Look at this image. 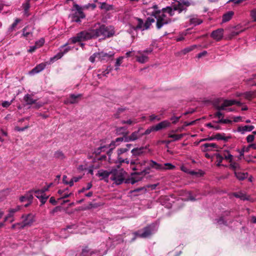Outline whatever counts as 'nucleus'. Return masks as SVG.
I'll list each match as a JSON object with an SVG mask.
<instances>
[{"instance_id":"nucleus-40","label":"nucleus","mask_w":256,"mask_h":256,"mask_svg":"<svg viewBox=\"0 0 256 256\" xmlns=\"http://www.w3.org/2000/svg\"><path fill=\"white\" fill-rule=\"evenodd\" d=\"M138 121L136 119L134 118L132 120L130 119V120H122L121 123L122 124H128L129 125H132V124H136L138 123Z\"/></svg>"},{"instance_id":"nucleus-1","label":"nucleus","mask_w":256,"mask_h":256,"mask_svg":"<svg viewBox=\"0 0 256 256\" xmlns=\"http://www.w3.org/2000/svg\"><path fill=\"white\" fill-rule=\"evenodd\" d=\"M152 8L154 10L151 14L152 16L148 17L144 23L145 30L148 29L151 24L155 22L154 18L156 20V28L160 29L164 24L172 22L170 18L174 16L175 12L180 14L184 10V5L179 2L172 6H167L161 10H158L156 4L154 5Z\"/></svg>"},{"instance_id":"nucleus-45","label":"nucleus","mask_w":256,"mask_h":256,"mask_svg":"<svg viewBox=\"0 0 256 256\" xmlns=\"http://www.w3.org/2000/svg\"><path fill=\"white\" fill-rule=\"evenodd\" d=\"M12 228L14 230H20L24 228V226L22 222H18L13 224L12 226Z\"/></svg>"},{"instance_id":"nucleus-22","label":"nucleus","mask_w":256,"mask_h":256,"mask_svg":"<svg viewBox=\"0 0 256 256\" xmlns=\"http://www.w3.org/2000/svg\"><path fill=\"white\" fill-rule=\"evenodd\" d=\"M170 125V123L167 120H164L156 126H154L155 127V131H158L163 128H166L167 127H169Z\"/></svg>"},{"instance_id":"nucleus-36","label":"nucleus","mask_w":256,"mask_h":256,"mask_svg":"<svg viewBox=\"0 0 256 256\" xmlns=\"http://www.w3.org/2000/svg\"><path fill=\"white\" fill-rule=\"evenodd\" d=\"M230 136H225L224 134H218L215 136V138L218 140H224V141H228Z\"/></svg>"},{"instance_id":"nucleus-64","label":"nucleus","mask_w":256,"mask_h":256,"mask_svg":"<svg viewBox=\"0 0 256 256\" xmlns=\"http://www.w3.org/2000/svg\"><path fill=\"white\" fill-rule=\"evenodd\" d=\"M215 116L218 118L219 120H220V118H222L223 116H224V114L222 112H220L218 111V112H216L215 114Z\"/></svg>"},{"instance_id":"nucleus-56","label":"nucleus","mask_w":256,"mask_h":256,"mask_svg":"<svg viewBox=\"0 0 256 256\" xmlns=\"http://www.w3.org/2000/svg\"><path fill=\"white\" fill-rule=\"evenodd\" d=\"M92 187V184L91 183H88L86 188H83L80 190L79 191V192H84L85 190H90Z\"/></svg>"},{"instance_id":"nucleus-33","label":"nucleus","mask_w":256,"mask_h":256,"mask_svg":"<svg viewBox=\"0 0 256 256\" xmlns=\"http://www.w3.org/2000/svg\"><path fill=\"white\" fill-rule=\"evenodd\" d=\"M68 188L64 190H60L58 191V194L61 196L60 198H64L70 196L72 194V192H68Z\"/></svg>"},{"instance_id":"nucleus-2","label":"nucleus","mask_w":256,"mask_h":256,"mask_svg":"<svg viewBox=\"0 0 256 256\" xmlns=\"http://www.w3.org/2000/svg\"><path fill=\"white\" fill-rule=\"evenodd\" d=\"M104 24H98L94 26V28H90L88 30L81 32L70 39L72 44L77 42L97 38L102 36L104 38Z\"/></svg>"},{"instance_id":"nucleus-19","label":"nucleus","mask_w":256,"mask_h":256,"mask_svg":"<svg viewBox=\"0 0 256 256\" xmlns=\"http://www.w3.org/2000/svg\"><path fill=\"white\" fill-rule=\"evenodd\" d=\"M254 128V126L252 125L242 126L238 128L237 132L244 134L246 132H252Z\"/></svg>"},{"instance_id":"nucleus-17","label":"nucleus","mask_w":256,"mask_h":256,"mask_svg":"<svg viewBox=\"0 0 256 256\" xmlns=\"http://www.w3.org/2000/svg\"><path fill=\"white\" fill-rule=\"evenodd\" d=\"M98 176L101 177L102 179H104L106 182H108L111 176V170L108 172L106 170H100L98 171Z\"/></svg>"},{"instance_id":"nucleus-29","label":"nucleus","mask_w":256,"mask_h":256,"mask_svg":"<svg viewBox=\"0 0 256 256\" xmlns=\"http://www.w3.org/2000/svg\"><path fill=\"white\" fill-rule=\"evenodd\" d=\"M202 22V20L200 19L197 16H193L190 18V23L194 26L199 25Z\"/></svg>"},{"instance_id":"nucleus-18","label":"nucleus","mask_w":256,"mask_h":256,"mask_svg":"<svg viewBox=\"0 0 256 256\" xmlns=\"http://www.w3.org/2000/svg\"><path fill=\"white\" fill-rule=\"evenodd\" d=\"M48 62H42L38 65H37L35 68H34L30 72L31 74H38L40 72H42V70H44L46 64H48Z\"/></svg>"},{"instance_id":"nucleus-8","label":"nucleus","mask_w":256,"mask_h":256,"mask_svg":"<svg viewBox=\"0 0 256 256\" xmlns=\"http://www.w3.org/2000/svg\"><path fill=\"white\" fill-rule=\"evenodd\" d=\"M234 104L241 106L242 103L240 101L234 100H224L221 105L218 106L217 108L218 110H226V107L230 106ZM226 110L230 112L233 110L231 108H228Z\"/></svg>"},{"instance_id":"nucleus-44","label":"nucleus","mask_w":256,"mask_h":256,"mask_svg":"<svg viewBox=\"0 0 256 256\" xmlns=\"http://www.w3.org/2000/svg\"><path fill=\"white\" fill-rule=\"evenodd\" d=\"M244 96L247 99H250L256 96V92H248L244 94Z\"/></svg>"},{"instance_id":"nucleus-15","label":"nucleus","mask_w":256,"mask_h":256,"mask_svg":"<svg viewBox=\"0 0 256 256\" xmlns=\"http://www.w3.org/2000/svg\"><path fill=\"white\" fill-rule=\"evenodd\" d=\"M24 99V101L26 102V104H35L34 108H38L40 106H42V104L40 103L36 102V100L32 98V96L28 94H26Z\"/></svg>"},{"instance_id":"nucleus-50","label":"nucleus","mask_w":256,"mask_h":256,"mask_svg":"<svg viewBox=\"0 0 256 256\" xmlns=\"http://www.w3.org/2000/svg\"><path fill=\"white\" fill-rule=\"evenodd\" d=\"M250 16L252 19L253 22H256V8H254L250 10Z\"/></svg>"},{"instance_id":"nucleus-11","label":"nucleus","mask_w":256,"mask_h":256,"mask_svg":"<svg viewBox=\"0 0 256 256\" xmlns=\"http://www.w3.org/2000/svg\"><path fill=\"white\" fill-rule=\"evenodd\" d=\"M22 218L23 219L22 223L24 228L26 226H30L34 221V216L32 214L23 215Z\"/></svg>"},{"instance_id":"nucleus-21","label":"nucleus","mask_w":256,"mask_h":256,"mask_svg":"<svg viewBox=\"0 0 256 256\" xmlns=\"http://www.w3.org/2000/svg\"><path fill=\"white\" fill-rule=\"evenodd\" d=\"M124 135L123 137L118 138L112 142L110 144V150H112L114 148L116 145L118 144L120 142H126V136H127L126 134L127 132L124 133Z\"/></svg>"},{"instance_id":"nucleus-49","label":"nucleus","mask_w":256,"mask_h":256,"mask_svg":"<svg viewBox=\"0 0 256 256\" xmlns=\"http://www.w3.org/2000/svg\"><path fill=\"white\" fill-rule=\"evenodd\" d=\"M45 42L44 38H40L39 40L36 42L35 44L37 48H40L42 46Z\"/></svg>"},{"instance_id":"nucleus-6","label":"nucleus","mask_w":256,"mask_h":256,"mask_svg":"<svg viewBox=\"0 0 256 256\" xmlns=\"http://www.w3.org/2000/svg\"><path fill=\"white\" fill-rule=\"evenodd\" d=\"M124 172L122 170H111L110 180L116 184H120L124 180Z\"/></svg>"},{"instance_id":"nucleus-30","label":"nucleus","mask_w":256,"mask_h":256,"mask_svg":"<svg viewBox=\"0 0 256 256\" xmlns=\"http://www.w3.org/2000/svg\"><path fill=\"white\" fill-rule=\"evenodd\" d=\"M34 193L33 190H30L24 196H25L27 200L29 202L28 204H26L25 206H28L31 202L33 199V195Z\"/></svg>"},{"instance_id":"nucleus-10","label":"nucleus","mask_w":256,"mask_h":256,"mask_svg":"<svg viewBox=\"0 0 256 256\" xmlns=\"http://www.w3.org/2000/svg\"><path fill=\"white\" fill-rule=\"evenodd\" d=\"M148 168L144 169V170H142L140 172L141 174L145 175L147 173L146 170H150V168H154V169H155L156 170H164L163 165L160 164L154 160H148Z\"/></svg>"},{"instance_id":"nucleus-7","label":"nucleus","mask_w":256,"mask_h":256,"mask_svg":"<svg viewBox=\"0 0 256 256\" xmlns=\"http://www.w3.org/2000/svg\"><path fill=\"white\" fill-rule=\"evenodd\" d=\"M148 164V160L146 159L136 158L130 161L131 168L134 170H141V168Z\"/></svg>"},{"instance_id":"nucleus-39","label":"nucleus","mask_w":256,"mask_h":256,"mask_svg":"<svg viewBox=\"0 0 256 256\" xmlns=\"http://www.w3.org/2000/svg\"><path fill=\"white\" fill-rule=\"evenodd\" d=\"M184 136V134H169L168 135V138H172L173 141L178 140L181 139Z\"/></svg>"},{"instance_id":"nucleus-41","label":"nucleus","mask_w":256,"mask_h":256,"mask_svg":"<svg viewBox=\"0 0 256 256\" xmlns=\"http://www.w3.org/2000/svg\"><path fill=\"white\" fill-rule=\"evenodd\" d=\"M230 162V168L234 172H236V170H239L240 168V166L237 162H232H232Z\"/></svg>"},{"instance_id":"nucleus-37","label":"nucleus","mask_w":256,"mask_h":256,"mask_svg":"<svg viewBox=\"0 0 256 256\" xmlns=\"http://www.w3.org/2000/svg\"><path fill=\"white\" fill-rule=\"evenodd\" d=\"M197 47V46L196 44L190 46L186 47L183 49L182 50V52L184 54H186L187 53L193 50L194 48H196Z\"/></svg>"},{"instance_id":"nucleus-38","label":"nucleus","mask_w":256,"mask_h":256,"mask_svg":"<svg viewBox=\"0 0 256 256\" xmlns=\"http://www.w3.org/2000/svg\"><path fill=\"white\" fill-rule=\"evenodd\" d=\"M20 208V206H16L15 208H10L8 210V216L10 218H12L14 216V213L18 212Z\"/></svg>"},{"instance_id":"nucleus-4","label":"nucleus","mask_w":256,"mask_h":256,"mask_svg":"<svg viewBox=\"0 0 256 256\" xmlns=\"http://www.w3.org/2000/svg\"><path fill=\"white\" fill-rule=\"evenodd\" d=\"M152 51V48H148L143 51L139 50L136 52H133V56H134L136 61L140 64H144L148 61V55Z\"/></svg>"},{"instance_id":"nucleus-53","label":"nucleus","mask_w":256,"mask_h":256,"mask_svg":"<svg viewBox=\"0 0 256 256\" xmlns=\"http://www.w3.org/2000/svg\"><path fill=\"white\" fill-rule=\"evenodd\" d=\"M124 56H120L116 60V62L115 63V66H120L122 62V60L124 59Z\"/></svg>"},{"instance_id":"nucleus-23","label":"nucleus","mask_w":256,"mask_h":256,"mask_svg":"<svg viewBox=\"0 0 256 256\" xmlns=\"http://www.w3.org/2000/svg\"><path fill=\"white\" fill-rule=\"evenodd\" d=\"M82 96L81 94H70V98H68L66 100H65L66 104H74L78 102V98H80Z\"/></svg>"},{"instance_id":"nucleus-34","label":"nucleus","mask_w":256,"mask_h":256,"mask_svg":"<svg viewBox=\"0 0 256 256\" xmlns=\"http://www.w3.org/2000/svg\"><path fill=\"white\" fill-rule=\"evenodd\" d=\"M234 174L236 178L240 180H243L248 177L247 172H234Z\"/></svg>"},{"instance_id":"nucleus-57","label":"nucleus","mask_w":256,"mask_h":256,"mask_svg":"<svg viewBox=\"0 0 256 256\" xmlns=\"http://www.w3.org/2000/svg\"><path fill=\"white\" fill-rule=\"evenodd\" d=\"M155 120H160V118L154 114H152L150 116V121H154Z\"/></svg>"},{"instance_id":"nucleus-24","label":"nucleus","mask_w":256,"mask_h":256,"mask_svg":"<svg viewBox=\"0 0 256 256\" xmlns=\"http://www.w3.org/2000/svg\"><path fill=\"white\" fill-rule=\"evenodd\" d=\"M112 68L110 66H108L105 70H98L99 73L98 74V77L100 78L102 76H106L112 71Z\"/></svg>"},{"instance_id":"nucleus-63","label":"nucleus","mask_w":256,"mask_h":256,"mask_svg":"<svg viewBox=\"0 0 256 256\" xmlns=\"http://www.w3.org/2000/svg\"><path fill=\"white\" fill-rule=\"evenodd\" d=\"M207 52L206 50H204L203 52L199 53L198 55H197V58H201L202 57V56H205L207 54Z\"/></svg>"},{"instance_id":"nucleus-58","label":"nucleus","mask_w":256,"mask_h":256,"mask_svg":"<svg viewBox=\"0 0 256 256\" xmlns=\"http://www.w3.org/2000/svg\"><path fill=\"white\" fill-rule=\"evenodd\" d=\"M118 162H120V163H122V162H126L128 164L130 162L129 160H128V158H122V157H118Z\"/></svg>"},{"instance_id":"nucleus-43","label":"nucleus","mask_w":256,"mask_h":256,"mask_svg":"<svg viewBox=\"0 0 256 256\" xmlns=\"http://www.w3.org/2000/svg\"><path fill=\"white\" fill-rule=\"evenodd\" d=\"M216 162L217 163L216 165L218 166H222L221 163H222V160H224L222 155L220 154L219 153L216 154Z\"/></svg>"},{"instance_id":"nucleus-3","label":"nucleus","mask_w":256,"mask_h":256,"mask_svg":"<svg viewBox=\"0 0 256 256\" xmlns=\"http://www.w3.org/2000/svg\"><path fill=\"white\" fill-rule=\"evenodd\" d=\"M114 55V53L113 52H105L103 51L98 52L92 55L90 57L89 60L92 63L95 62L96 59L99 61H108L112 58Z\"/></svg>"},{"instance_id":"nucleus-59","label":"nucleus","mask_w":256,"mask_h":256,"mask_svg":"<svg viewBox=\"0 0 256 256\" xmlns=\"http://www.w3.org/2000/svg\"><path fill=\"white\" fill-rule=\"evenodd\" d=\"M30 34H32V32H27L26 28H24L22 30V35L24 36L27 38Z\"/></svg>"},{"instance_id":"nucleus-28","label":"nucleus","mask_w":256,"mask_h":256,"mask_svg":"<svg viewBox=\"0 0 256 256\" xmlns=\"http://www.w3.org/2000/svg\"><path fill=\"white\" fill-rule=\"evenodd\" d=\"M234 12L232 11H228L224 14L222 16V22L224 23L230 20L234 16Z\"/></svg>"},{"instance_id":"nucleus-62","label":"nucleus","mask_w":256,"mask_h":256,"mask_svg":"<svg viewBox=\"0 0 256 256\" xmlns=\"http://www.w3.org/2000/svg\"><path fill=\"white\" fill-rule=\"evenodd\" d=\"M20 22V20L18 19V18L16 19L14 22L11 26V27H10L11 30L14 29L16 26V25L18 24V23Z\"/></svg>"},{"instance_id":"nucleus-26","label":"nucleus","mask_w":256,"mask_h":256,"mask_svg":"<svg viewBox=\"0 0 256 256\" xmlns=\"http://www.w3.org/2000/svg\"><path fill=\"white\" fill-rule=\"evenodd\" d=\"M132 144H127L125 148H120L118 150V157H121L120 156L122 154L126 153L128 150L130 149V147L132 146Z\"/></svg>"},{"instance_id":"nucleus-60","label":"nucleus","mask_w":256,"mask_h":256,"mask_svg":"<svg viewBox=\"0 0 256 256\" xmlns=\"http://www.w3.org/2000/svg\"><path fill=\"white\" fill-rule=\"evenodd\" d=\"M126 128H124V127H120V128H118L117 129H116V132L118 134H124V132H122V130H124V131H126Z\"/></svg>"},{"instance_id":"nucleus-55","label":"nucleus","mask_w":256,"mask_h":256,"mask_svg":"<svg viewBox=\"0 0 256 256\" xmlns=\"http://www.w3.org/2000/svg\"><path fill=\"white\" fill-rule=\"evenodd\" d=\"M254 140V136L253 134H249L246 137V141L250 143L252 142Z\"/></svg>"},{"instance_id":"nucleus-51","label":"nucleus","mask_w":256,"mask_h":256,"mask_svg":"<svg viewBox=\"0 0 256 256\" xmlns=\"http://www.w3.org/2000/svg\"><path fill=\"white\" fill-rule=\"evenodd\" d=\"M14 100V98L11 100L10 101H4L2 103V106L4 108H8L10 104H12Z\"/></svg>"},{"instance_id":"nucleus-48","label":"nucleus","mask_w":256,"mask_h":256,"mask_svg":"<svg viewBox=\"0 0 256 256\" xmlns=\"http://www.w3.org/2000/svg\"><path fill=\"white\" fill-rule=\"evenodd\" d=\"M164 170H173L175 168V166L170 163H166L163 165Z\"/></svg>"},{"instance_id":"nucleus-25","label":"nucleus","mask_w":256,"mask_h":256,"mask_svg":"<svg viewBox=\"0 0 256 256\" xmlns=\"http://www.w3.org/2000/svg\"><path fill=\"white\" fill-rule=\"evenodd\" d=\"M219 154L222 155L224 159L226 160L228 162H232L233 158V156L230 154L229 151L224 150Z\"/></svg>"},{"instance_id":"nucleus-35","label":"nucleus","mask_w":256,"mask_h":256,"mask_svg":"<svg viewBox=\"0 0 256 256\" xmlns=\"http://www.w3.org/2000/svg\"><path fill=\"white\" fill-rule=\"evenodd\" d=\"M136 20L138 22V24L135 28H134V30H136L140 29L142 30H145V29H144V24L142 20L140 18H136Z\"/></svg>"},{"instance_id":"nucleus-61","label":"nucleus","mask_w":256,"mask_h":256,"mask_svg":"<svg viewBox=\"0 0 256 256\" xmlns=\"http://www.w3.org/2000/svg\"><path fill=\"white\" fill-rule=\"evenodd\" d=\"M106 148V146H101L100 147H99L95 152H94L96 153V154H99L102 151H104V148Z\"/></svg>"},{"instance_id":"nucleus-47","label":"nucleus","mask_w":256,"mask_h":256,"mask_svg":"<svg viewBox=\"0 0 256 256\" xmlns=\"http://www.w3.org/2000/svg\"><path fill=\"white\" fill-rule=\"evenodd\" d=\"M60 49H62V52L64 54L71 50V48L67 46V44H64L60 47Z\"/></svg>"},{"instance_id":"nucleus-13","label":"nucleus","mask_w":256,"mask_h":256,"mask_svg":"<svg viewBox=\"0 0 256 256\" xmlns=\"http://www.w3.org/2000/svg\"><path fill=\"white\" fill-rule=\"evenodd\" d=\"M33 192L34 193L36 194V196L40 200L42 204H44L46 202L48 196H46V194L44 193V191H42V190H33Z\"/></svg>"},{"instance_id":"nucleus-5","label":"nucleus","mask_w":256,"mask_h":256,"mask_svg":"<svg viewBox=\"0 0 256 256\" xmlns=\"http://www.w3.org/2000/svg\"><path fill=\"white\" fill-rule=\"evenodd\" d=\"M158 228V224H152L145 228L143 232H134V234L135 235V237L132 238V240H134L136 236H140L141 238H147L150 236L153 233L155 232L157 230Z\"/></svg>"},{"instance_id":"nucleus-46","label":"nucleus","mask_w":256,"mask_h":256,"mask_svg":"<svg viewBox=\"0 0 256 256\" xmlns=\"http://www.w3.org/2000/svg\"><path fill=\"white\" fill-rule=\"evenodd\" d=\"M155 131L154 126H152L146 129L144 132H142V136L144 135H148L152 132Z\"/></svg>"},{"instance_id":"nucleus-32","label":"nucleus","mask_w":256,"mask_h":256,"mask_svg":"<svg viewBox=\"0 0 256 256\" xmlns=\"http://www.w3.org/2000/svg\"><path fill=\"white\" fill-rule=\"evenodd\" d=\"M100 8L106 11H108L114 10V6L112 4H107L106 2H100Z\"/></svg>"},{"instance_id":"nucleus-16","label":"nucleus","mask_w":256,"mask_h":256,"mask_svg":"<svg viewBox=\"0 0 256 256\" xmlns=\"http://www.w3.org/2000/svg\"><path fill=\"white\" fill-rule=\"evenodd\" d=\"M114 32L113 26L104 25V38H110L114 35Z\"/></svg>"},{"instance_id":"nucleus-12","label":"nucleus","mask_w":256,"mask_h":256,"mask_svg":"<svg viewBox=\"0 0 256 256\" xmlns=\"http://www.w3.org/2000/svg\"><path fill=\"white\" fill-rule=\"evenodd\" d=\"M224 30L223 28H218L212 32L210 36L215 40L219 42L224 37Z\"/></svg>"},{"instance_id":"nucleus-14","label":"nucleus","mask_w":256,"mask_h":256,"mask_svg":"<svg viewBox=\"0 0 256 256\" xmlns=\"http://www.w3.org/2000/svg\"><path fill=\"white\" fill-rule=\"evenodd\" d=\"M72 10L75 11L74 14V17H79L82 18H85V14L83 12L82 8L78 4L74 3Z\"/></svg>"},{"instance_id":"nucleus-20","label":"nucleus","mask_w":256,"mask_h":256,"mask_svg":"<svg viewBox=\"0 0 256 256\" xmlns=\"http://www.w3.org/2000/svg\"><path fill=\"white\" fill-rule=\"evenodd\" d=\"M146 148V146L144 147H140V148H134L131 150V153L132 154V156L133 158H136L138 156H140L142 155L144 152V150Z\"/></svg>"},{"instance_id":"nucleus-9","label":"nucleus","mask_w":256,"mask_h":256,"mask_svg":"<svg viewBox=\"0 0 256 256\" xmlns=\"http://www.w3.org/2000/svg\"><path fill=\"white\" fill-rule=\"evenodd\" d=\"M143 128H139L137 130L132 132L130 136H126V142H134L142 136L141 130Z\"/></svg>"},{"instance_id":"nucleus-52","label":"nucleus","mask_w":256,"mask_h":256,"mask_svg":"<svg viewBox=\"0 0 256 256\" xmlns=\"http://www.w3.org/2000/svg\"><path fill=\"white\" fill-rule=\"evenodd\" d=\"M186 194H188V197L184 198L185 200L188 201V200H191V201H194L196 200H198L199 198H194L192 194L190 192H187Z\"/></svg>"},{"instance_id":"nucleus-42","label":"nucleus","mask_w":256,"mask_h":256,"mask_svg":"<svg viewBox=\"0 0 256 256\" xmlns=\"http://www.w3.org/2000/svg\"><path fill=\"white\" fill-rule=\"evenodd\" d=\"M54 156L56 158L60 160H63L65 158L64 154L60 150L56 152Z\"/></svg>"},{"instance_id":"nucleus-31","label":"nucleus","mask_w":256,"mask_h":256,"mask_svg":"<svg viewBox=\"0 0 256 256\" xmlns=\"http://www.w3.org/2000/svg\"><path fill=\"white\" fill-rule=\"evenodd\" d=\"M64 56V54L62 52V49H60V52H58L53 57L50 58V62L48 64L54 62L55 61L60 59Z\"/></svg>"},{"instance_id":"nucleus-54","label":"nucleus","mask_w":256,"mask_h":256,"mask_svg":"<svg viewBox=\"0 0 256 256\" xmlns=\"http://www.w3.org/2000/svg\"><path fill=\"white\" fill-rule=\"evenodd\" d=\"M218 122L225 124H231L232 120H228V119H224L223 118H222L218 120Z\"/></svg>"},{"instance_id":"nucleus-27","label":"nucleus","mask_w":256,"mask_h":256,"mask_svg":"<svg viewBox=\"0 0 256 256\" xmlns=\"http://www.w3.org/2000/svg\"><path fill=\"white\" fill-rule=\"evenodd\" d=\"M204 150H212L214 148H218V147L215 143H206L203 146Z\"/></svg>"}]
</instances>
